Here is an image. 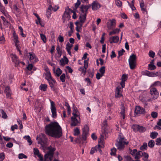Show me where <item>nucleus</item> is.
Wrapping results in <instances>:
<instances>
[{"instance_id": "0eeeda50", "label": "nucleus", "mask_w": 161, "mask_h": 161, "mask_svg": "<svg viewBox=\"0 0 161 161\" xmlns=\"http://www.w3.org/2000/svg\"><path fill=\"white\" fill-rule=\"evenodd\" d=\"M150 93L151 94L152 97L153 99H157L158 97L159 93L156 88L155 87L151 88Z\"/></svg>"}, {"instance_id": "412c9836", "label": "nucleus", "mask_w": 161, "mask_h": 161, "mask_svg": "<svg viewBox=\"0 0 161 161\" xmlns=\"http://www.w3.org/2000/svg\"><path fill=\"white\" fill-rule=\"evenodd\" d=\"M4 92L6 94L7 98H11V93L10 88L9 86H7L5 88Z\"/></svg>"}, {"instance_id": "9d476101", "label": "nucleus", "mask_w": 161, "mask_h": 161, "mask_svg": "<svg viewBox=\"0 0 161 161\" xmlns=\"http://www.w3.org/2000/svg\"><path fill=\"white\" fill-rule=\"evenodd\" d=\"M78 117H72L71 118V123L70 125L71 127L78 126L80 123V119L79 120L77 119Z\"/></svg>"}, {"instance_id": "13d9d810", "label": "nucleus", "mask_w": 161, "mask_h": 161, "mask_svg": "<svg viewBox=\"0 0 161 161\" xmlns=\"http://www.w3.org/2000/svg\"><path fill=\"white\" fill-rule=\"evenodd\" d=\"M65 75L64 73L63 74L60 76V78L61 81L63 82H64L65 81Z\"/></svg>"}, {"instance_id": "338daca9", "label": "nucleus", "mask_w": 161, "mask_h": 161, "mask_svg": "<svg viewBox=\"0 0 161 161\" xmlns=\"http://www.w3.org/2000/svg\"><path fill=\"white\" fill-rule=\"evenodd\" d=\"M33 65L32 64H29L28 65V66L26 68L27 70L29 71L31 70L33 68Z\"/></svg>"}, {"instance_id": "bf43d9fd", "label": "nucleus", "mask_w": 161, "mask_h": 161, "mask_svg": "<svg viewBox=\"0 0 161 161\" xmlns=\"http://www.w3.org/2000/svg\"><path fill=\"white\" fill-rule=\"evenodd\" d=\"M156 144L157 145H161V138H157L156 140Z\"/></svg>"}, {"instance_id": "6e6552de", "label": "nucleus", "mask_w": 161, "mask_h": 161, "mask_svg": "<svg viewBox=\"0 0 161 161\" xmlns=\"http://www.w3.org/2000/svg\"><path fill=\"white\" fill-rule=\"evenodd\" d=\"M132 128L135 132H139L140 133H143L146 130V129L143 126L138 125H133Z\"/></svg>"}, {"instance_id": "f03ea898", "label": "nucleus", "mask_w": 161, "mask_h": 161, "mask_svg": "<svg viewBox=\"0 0 161 161\" xmlns=\"http://www.w3.org/2000/svg\"><path fill=\"white\" fill-rule=\"evenodd\" d=\"M129 143V142L127 141V140L123 136L119 135L118 140L115 143V145L118 150L122 151L124 150L125 146L127 145Z\"/></svg>"}, {"instance_id": "de8ad7c7", "label": "nucleus", "mask_w": 161, "mask_h": 161, "mask_svg": "<svg viewBox=\"0 0 161 161\" xmlns=\"http://www.w3.org/2000/svg\"><path fill=\"white\" fill-rule=\"evenodd\" d=\"M105 67L104 66H103L100 68L99 71L101 74L104 75L105 73Z\"/></svg>"}, {"instance_id": "8fccbe9b", "label": "nucleus", "mask_w": 161, "mask_h": 161, "mask_svg": "<svg viewBox=\"0 0 161 161\" xmlns=\"http://www.w3.org/2000/svg\"><path fill=\"white\" fill-rule=\"evenodd\" d=\"M1 111L2 115V117L4 119H7L8 117V116L4 111L3 109H1Z\"/></svg>"}, {"instance_id": "f3484780", "label": "nucleus", "mask_w": 161, "mask_h": 161, "mask_svg": "<svg viewBox=\"0 0 161 161\" xmlns=\"http://www.w3.org/2000/svg\"><path fill=\"white\" fill-rule=\"evenodd\" d=\"M13 36L14 38V42L15 44V46L16 47L17 49H18V43L19 42L18 35L16 34L15 32H14L13 33Z\"/></svg>"}, {"instance_id": "1a4fd4ad", "label": "nucleus", "mask_w": 161, "mask_h": 161, "mask_svg": "<svg viewBox=\"0 0 161 161\" xmlns=\"http://www.w3.org/2000/svg\"><path fill=\"white\" fill-rule=\"evenodd\" d=\"M135 114L140 115L141 114H143L145 113V109L142 107L136 106L135 107Z\"/></svg>"}, {"instance_id": "ddd939ff", "label": "nucleus", "mask_w": 161, "mask_h": 161, "mask_svg": "<svg viewBox=\"0 0 161 161\" xmlns=\"http://www.w3.org/2000/svg\"><path fill=\"white\" fill-rule=\"evenodd\" d=\"M91 5L93 10H97L101 7V5L97 1H93Z\"/></svg>"}, {"instance_id": "f257e3e1", "label": "nucleus", "mask_w": 161, "mask_h": 161, "mask_svg": "<svg viewBox=\"0 0 161 161\" xmlns=\"http://www.w3.org/2000/svg\"><path fill=\"white\" fill-rule=\"evenodd\" d=\"M46 134L53 137L59 138L62 136L61 127L57 122H51L45 127Z\"/></svg>"}, {"instance_id": "c756f323", "label": "nucleus", "mask_w": 161, "mask_h": 161, "mask_svg": "<svg viewBox=\"0 0 161 161\" xmlns=\"http://www.w3.org/2000/svg\"><path fill=\"white\" fill-rule=\"evenodd\" d=\"M116 21L115 19H113L110 21V24L108 25V27L110 29H113L115 26Z\"/></svg>"}, {"instance_id": "4d7b16f0", "label": "nucleus", "mask_w": 161, "mask_h": 161, "mask_svg": "<svg viewBox=\"0 0 161 161\" xmlns=\"http://www.w3.org/2000/svg\"><path fill=\"white\" fill-rule=\"evenodd\" d=\"M127 3H128V4L129 5L130 8H131L132 10H134L136 9V8L134 6V3H130L128 1L127 2Z\"/></svg>"}, {"instance_id": "a18cd8bd", "label": "nucleus", "mask_w": 161, "mask_h": 161, "mask_svg": "<svg viewBox=\"0 0 161 161\" xmlns=\"http://www.w3.org/2000/svg\"><path fill=\"white\" fill-rule=\"evenodd\" d=\"M62 73V71L60 69L58 68L56 69L55 74L57 76H59Z\"/></svg>"}, {"instance_id": "0e129e2a", "label": "nucleus", "mask_w": 161, "mask_h": 161, "mask_svg": "<svg viewBox=\"0 0 161 161\" xmlns=\"http://www.w3.org/2000/svg\"><path fill=\"white\" fill-rule=\"evenodd\" d=\"M97 150L96 147H92L90 153L91 154H93L96 151H97Z\"/></svg>"}, {"instance_id": "4468645a", "label": "nucleus", "mask_w": 161, "mask_h": 161, "mask_svg": "<svg viewBox=\"0 0 161 161\" xmlns=\"http://www.w3.org/2000/svg\"><path fill=\"white\" fill-rule=\"evenodd\" d=\"M128 75L124 74L121 77V81L120 83V85H121L122 88H124L125 86V82L127 80Z\"/></svg>"}, {"instance_id": "69168bd1", "label": "nucleus", "mask_w": 161, "mask_h": 161, "mask_svg": "<svg viewBox=\"0 0 161 161\" xmlns=\"http://www.w3.org/2000/svg\"><path fill=\"white\" fill-rule=\"evenodd\" d=\"M116 149L114 147L111 150L110 154L111 155H114L115 154Z\"/></svg>"}, {"instance_id": "5fc2aeb1", "label": "nucleus", "mask_w": 161, "mask_h": 161, "mask_svg": "<svg viewBox=\"0 0 161 161\" xmlns=\"http://www.w3.org/2000/svg\"><path fill=\"white\" fill-rule=\"evenodd\" d=\"M152 117L154 119L156 118L158 116V113L155 112H153L151 114Z\"/></svg>"}, {"instance_id": "aec40b11", "label": "nucleus", "mask_w": 161, "mask_h": 161, "mask_svg": "<svg viewBox=\"0 0 161 161\" xmlns=\"http://www.w3.org/2000/svg\"><path fill=\"white\" fill-rule=\"evenodd\" d=\"M45 79L47 80L48 81L50 80H52L53 81L54 83H56V82L54 79L52 77L50 72L48 70L47 71V73L46 74Z\"/></svg>"}, {"instance_id": "6e6d98bb", "label": "nucleus", "mask_w": 161, "mask_h": 161, "mask_svg": "<svg viewBox=\"0 0 161 161\" xmlns=\"http://www.w3.org/2000/svg\"><path fill=\"white\" fill-rule=\"evenodd\" d=\"M18 158L19 159L26 158L27 156L23 153H20L19 154Z\"/></svg>"}, {"instance_id": "2eb2a0df", "label": "nucleus", "mask_w": 161, "mask_h": 161, "mask_svg": "<svg viewBox=\"0 0 161 161\" xmlns=\"http://www.w3.org/2000/svg\"><path fill=\"white\" fill-rule=\"evenodd\" d=\"M119 40V37L117 36H115L110 37L109 38V42L110 43H117L118 42Z\"/></svg>"}, {"instance_id": "72a5a7b5", "label": "nucleus", "mask_w": 161, "mask_h": 161, "mask_svg": "<svg viewBox=\"0 0 161 161\" xmlns=\"http://www.w3.org/2000/svg\"><path fill=\"white\" fill-rule=\"evenodd\" d=\"M160 86L161 87V82L158 81H155L151 85V87Z\"/></svg>"}, {"instance_id": "774afa93", "label": "nucleus", "mask_w": 161, "mask_h": 161, "mask_svg": "<svg viewBox=\"0 0 161 161\" xmlns=\"http://www.w3.org/2000/svg\"><path fill=\"white\" fill-rule=\"evenodd\" d=\"M124 158L127 161H131V158L130 156H124Z\"/></svg>"}, {"instance_id": "4be33fe9", "label": "nucleus", "mask_w": 161, "mask_h": 161, "mask_svg": "<svg viewBox=\"0 0 161 161\" xmlns=\"http://www.w3.org/2000/svg\"><path fill=\"white\" fill-rule=\"evenodd\" d=\"M121 92V88L117 87L115 90V97L116 98H120L122 96V95L120 93Z\"/></svg>"}, {"instance_id": "37998d69", "label": "nucleus", "mask_w": 161, "mask_h": 161, "mask_svg": "<svg viewBox=\"0 0 161 161\" xmlns=\"http://www.w3.org/2000/svg\"><path fill=\"white\" fill-rule=\"evenodd\" d=\"M137 150L136 149H134L133 150H132L131 149H129V153L130 154H131L133 156H135L137 153Z\"/></svg>"}, {"instance_id": "4c0bfd02", "label": "nucleus", "mask_w": 161, "mask_h": 161, "mask_svg": "<svg viewBox=\"0 0 161 161\" xmlns=\"http://www.w3.org/2000/svg\"><path fill=\"white\" fill-rule=\"evenodd\" d=\"M80 133V129L78 127H76L74 130V135L75 136H78Z\"/></svg>"}, {"instance_id": "e433bc0d", "label": "nucleus", "mask_w": 161, "mask_h": 161, "mask_svg": "<svg viewBox=\"0 0 161 161\" xmlns=\"http://www.w3.org/2000/svg\"><path fill=\"white\" fill-rule=\"evenodd\" d=\"M24 138L26 140L27 142L29 143V145H31L32 144V142L31 141L30 137L29 136H25L24 137Z\"/></svg>"}, {"instance_id": "dca6fc26", "label": "nucleus", "mask_w": 161, "mask_h": 161, "mask_svg": "<svg viewBox=\"0 0 161 161\" xmlns=\"http://www.w3.org/2000/svg\"><path fill=\"white\" fill-rule=\"evenodd\" d=\"M91 7V4H89L88 5H82L81 6L80 10L84 14L86 13V14L88 10Z\"/></svg>"}, {"instance_id": "a211bd4d", "label": "nucleus", "mask_w": 161, "mask_h": 161, "mask_svg": "<svg viewBox=\"0 0 161 161\" xmlns=\"http://www.w3.org/2000/svg\"><path fill=\"white\" fill-rule=\"evenodd\" d=\"M86 14H83L81 15L80 16L79 19L80 21V28L82 26L83 24L84 23L86 19Z\"/></svg>"}, {"instance_id": "7ed1b4c3", "label": "nucleus", "mask_w": 161, "mask_h": 161, "mask_svg": "<svg viewBox=\"0 0 161 161\" xmlns=\"http://www.w3.org/2000/svg\"><path fill=\"white\" fill-rule=\"evenodd\" d=\"M47 150L48 151L45 155L44 161H52L56 148L50 146L47 147Z\"/></svg>"}, {"instance_id": "603ef678", "label": "nucleus", "mask_w": 161, "mask_h": 161, "mask_svg": "<svg viewBox=\"0 0 161 161\" xmlns=\"http://www.w3.org/2000/svg\"><path fill=\"white\" fill-rule=\"evenodd\" d=\"M5 158V154L3 152L0 153V161H3Z\"/></svg>"}, {"instance_id": "2f4dec72", "label": "nucleus", "mask_w": 161, "mask_h": 161, "mask_svg": "<svg viewBox=\"0 0 161 161\" xmlns=\"http://www.w3.org/2000/svg\"><path fill=\"white\" fill-rule=\"evenodd\" d=\"M140 7L141 8V9L142 12L145 14L147 13V11H146V9L145 8H144V2H142L140 3Z\"/></svg>"}, {"instance_id": "3c124183", "label": "nucleus", "mask_w": 161, "mask_h": 161, "mask_svg": "<svg viewBox=\"0 0 161 161\" xmlns=\"http://www.w3.org/2000/svg\"><path fill=\"white\" fill-rule=\"evenodd\" d=\"M142 156L144 157V158H143V160H144V159H145V160H148V158L149 157V155L146 153L145 152H142Z\"/></svg>"}, {"instance_id": "c9c22d12", "label": "nucleus", "mask_w": 161, "mask_h": 161, "mask_svg": "<svg viewBox=\"0 0 161 161\" xmlns=\"http://www.w3.org/2000/svg\"><path fill=\"white\" fill-rule=\"evenodd\" d=\"M158 135V133L155 131L152 132L150 133V137L153 139L156 138Z\"/></svg>"}, {"instance_id": "49530a36", "label": "nucleus", "mask_w": 161, "mask_h": 161, "mask_svg": "<svg viewBox=\"0 0 161 161\" xmlns=\"http://www.w3.org/2000/svg\"><path fill=\"white\" fill-rule=\"evenodd\" d=\"M40 36L41 39L44 43H45L47 42V38L46 36L43 34H40Z\"/></svg>"}, {"instance_id": "c85d7f7f", "label": "nucleus", "mask_w": 161, "mask_h": 161, "mask_svg": "<svg viewBox=\"0 0 161 161\" xmlns=\"http://www.w3.org/2000/svg\"><path fill=\"white\" fill-rule=\"evenodd\" d=\"M49 84V86L51 87V89L53 91L55 92H56V88L54 86L53 84H55L52 81V80H49L48 81Z\"/></svg>"}, {"instance_id": "473e14b6", "label": "nucleus", "mask_w": 161, "mask_h": 161, "mask_svg": "<svg viewBox=\"0 0 161 161\" xmlns=\"http://www.w3.org/2000/svg\"><path fill=\"white\" fill-rule=\"evenodd\" d=\"M142 151H137V153H136L135 156V159H138L142 156Z\"/></svg>"}, {"instance_id": "9b49d317", "label": "nucleus", "mask_w": 161, "mask_h": 161, "mask_svg": "<svg viewBox=\"0 0 161 161\" xmlns=\"http://www.w3.org/2000/svg\"><path fill=\"white\" fill-rule=\"evenodd\" d=\"M89 127L87 125H85L82 128V138L84 140L86 139V136L89 133Z\"/></svg>"}, {"instance_id": "cd10ccee", "label": "nucleus", "mask_w": 161, "mask_h": 161, "mask_svg": "<svg viewBox=\"0 0 161 161\" xmlns=\"http://www.w3.org/2000/svg\"><path fill=\"white\" fill-rule=\"evenodd\" d=\"M52 8V6L51 5H50L48 7V8L47 11L46 15L48 18H49L52 12V10L51 8Z\"/></svg>"}, {"instance_id": "ea45409f", "label": "nucleus", "mask_w": 161, "mask_h": 161, "mask_svg": "<svg viewBox=\"0 0 161 161\" xmlns=\"http://www.w3.org/2000/svg\"><path fill=\"white\" fill-rule=\"evenodd\" d=\"M47 85L45 84H42L39 86L40 89L41 90L45 91L47 90Z\"/></svg>"}, {"instance_id": "39448f33", "label": "nucleus", "mask_w": 161, "mask_h": 161, "mask_svg": "<svg viewBox=\"0 0 161 161\" xmlns=\"http://www.w3.org/2000/svg\"><path fill=\"white\" fill-rule=\"evenodd\" d=\"M136 56L133 54L130 56L129 59V63L130 69H133L136 66Z\"/></svg>"}, {"instance_id": "6ab92c4d", "label": "nucleus", "mask_w": 161, "mask_h": 161, "mask_svg": "<svg viewBox=\"0 0 161 161\" xmlns=\"http://www.w3.org/2000/svg\"><path fill=\"white\" fill-rule=\"evenodd\" d=\"M33 152L34 155L37 156L40 158V161H43V156L40 153L39 150L37 148H34L33 149Z\"/></svg>"}, {"instance_id": "c03bdc74", "label": "nucleus", "mask_w": 161, "mask_h": 161, "mask_svg": "<svg viewBox=\"0 0 161 161\" xmlns=\"http://www.w3.org/2000/svg\"><path fill=\"white\" fill-rule=\"evenodd\" d=\"M87 68H85V67H80L79 69V70L81 71L82 73H84V75H85L86 72V69Z\"/></svg>"}, {"instance_id": "e2e57ef3", "label": "nucleus", "mask_w": 161, "mask_h": 161, "mask_svg": "<svg viewBox=\"0 0 161 161\" xmlns=\"http://www.w3.org/2000/svg\"><path fill=\"white\" fill-rule=\"evenodd\" d=\"M56 50L58 54L61 56L62 54V51L60 49L59 46H57L56 48Z\"/></svg>"}, {"instance_id": "393cba45", "label": "nucleus", "mask_w": 161, "mask_h": 161, "mask_svg": "<svg viewBox=\"0 0 161 161\" xmlns=\"http://www.w3.org/2000/svg\"><path fill=\"white\" fill-rule=\"evenodd\" d=\"M64 59L62 58L60 61V65L62 66H64L65 64H67L68 63L69 60L68 59L66 56H64Z\"/></svg>"}, {"instance_id": "680f3d73", "label": "nucleus", "mask_w": 161, "mask_h": 161, "mask_svg": "<svg viewBox=\"0 0 161 161\" xmlns=\"http://www.w3.org/2000/svg\"><path fill=\"white\" fill-rule=\"evenodd\" d=\"M103 75V74L97 72L96 74V78L97 80H99Z\"/></svg>"}, {"instance_id": "5701e85b", "label": "nucleus", "mask_w": 161, "mask_h": 161, "mask_svg": "<svg viewBox=\"0 0 161 161\" xmlns=\"http://www.w3.org/2000/svg\"><path fill=\"white\" fill-rule=\"evenodd\" d=\"M142 74L143 75H146L149 77H153L155 75L154 73H153L152 72H150L147 70L142 71Z\"/></svg>"}, {"instance_id": "79ce46f5", "label": "nucleus", "mask_w": 161, "mask_h": 161, "mask_svg": "<svg viewBox=\"0 0 161 161\" xmlns=\"http://www.w3.org/2000/svg\"><path fill=\"white\" fill-rule=\"evenodd\" d=\"M147 143L144 142L143 144L140 147V149L141 150H144L147 149Z\"/></svg>"}, {"instance_id": "f8f14e48", "label": "nucleus", "mask_w": 161, "mask_h": 161, "mask_svg": "<svg viewBox=\"0 0 161 161\" xmlns=\"http://www.w3.org/2000/svg\"><path fill=\"white\" fill-rule=\"evenodd\" d=\"M10 57L11 58L12 62L15 64V66H18L20 63V61L16 55L13 54H10Z\"/></svg>"}, {"instance_id": "a878e982", "label": "nucleus", "mask_w": 161, "mask_h": 161, "mask_svg": "<svg viewBox=\"0 0 161 161\" xmlns=\"http://www.w3.org/2000/svg\"><path fill=\"white\" fill-rule=\"evenodd\" d=\"M73 116L72 117H78L79 119H80V116L78 111L77 108L76 107L74 108L73 111L72 113Z\"/></svg>"}, {"instance_id": "b1692460", "label": "nucleus", "mask_w": 161, "mask_h": 161, "mask_svg": "<svg viewBox=\"0 0 161 161\" xmlns=\"http://www.w3.org/2000/svg\"><path fill=\"white\" fill-rule=\"evenodd\" d=\"M125 108L124 105H122L121 108V111L120 112V114L121 117L123 119H124L125 117Z\"/></svg>"}, {"instance_id": "20e7f679", "label": "nucleus", "mask_w": 161, "mask_h": 161, "mask_svg": "<svg viewBox=\"0 0 161 161\" xmlns=\"http://www.w3.org/2000/svg\"><path fill=\"white\" fill-rule=\"evenodd\" d=\"M36 139L38 140V143L41 144L42 147H44L46 145L47 138L44 134H40L37 136Z\"/></svg>"}, {"instance_id": "7c9ffc66", "label": "nucleus", "mask_w": 161, "mask_h": 161, "mask_svg": "<svg viewBox=\"0 0 161 161\" xmlns=\"http://www.w3.org/2000/svg\"><path fill=\"white\" fill-rule=\"evenodd\" d=\"M152 61L150 64H149L148 65V69L151 70H154L156 68V66L153 64V61Z\"/></svg>"}, {"instance_id": "052dcab7", "label": "nucleus", "mask_w": 161, "mask_h": 161, "mask_svg": "<svg viewBox=\"0 0 161 161\" xmlns=\"http://www.w3.org/2000/svg\"><path fill=\"white\" fill-rule=\"evenodd\" d=\"M125 52V50L122 49L121 50L118 51V57H119L120 56H121L123 55L124 53Z\"/></svg>"}, {"instance_id": "423d86ee", "label": "nucleus", "mask_w": 161, "mask_h": 161, "mask_svg": "<svg viewBox=\"0 0 161 161\" xmlns=\"http://www.w3.org/2000/svg\"><path fill=\"white\" fill-rule=\"evenodd\" d=\"M51 103L50 108L52 113V117L55 118L57 117V109L55 104L54 102L50 100Z\"/></svg>"}, {"instance_id": "bb28decb", "label": "nucleus", "mask_w": 161, "mask_h": 161, "mask_svg": "<svg viewBox=\"0 0 161 161\" xmlns=\"http://www.w3.org/2000/svg\"><path fill=\"white\" fill-rule=\"evenodd\" d=\"M70 9L69 8L67 9L66 8L65 9V11L63 14H65V18L69 19L70 18Z\"/></svg>"}, {"instance_id": "a19ab883", "label": "nucleus", "mask_w": 161, "mask_h": 161, "mask_svg": "<svg viewBox=\"0 0 161 161\" xmlns=\"http://www.w3.org/2000/svg\"><path fill=\"white\" fill-rule=\"evenodd\" d=\"M148 147L150 148H153L154 146L155 142L153 140H150L148 144Z\"/></svg>"}, {"instance_id": "09e8293b", "label": "nucleus", "mask_w": 161, "mask_h": 161, "mask_svg": "<svg viewBox=\"0 0 161 161\" xmlns=\"http://www.w3.org/2000/svg\"><path fill=\"white\" fill-rule=\"evenodd\" d=\"M88 73L89 75V77L92 78L94 75V72L93 70H88Z\"/></svg>"}, {"instance_id": "864d4df0", "label": "nucleus", "mask_w": 161, "mask_h": 161, "mask_svg": "<svg viewBox=\"0 0 161 161\" xmlns=\"http://www.w3.org/2000/svg\"><path fill=\"white\" fill-rule=\"evenodd\" d=\"M148 55L150 57L153 58L155 56V53L152 50H150L149 52Z\"/></svg>"}, {"instance_id": "58836bf2", "label": "nucleus", "mask_w": 161, "mask_h": 161, "mask_svg": "<svg viewBox=\"0 0 161 161\" xmlns=\"http://www.w3.org/2000/svg\"><path fill=\"white\" fill-rule=\"evenodd\" d=\"M120 30L119 29L116 28L110 32L109 35L111 36L115 34L116 33H119Z\"/></svg>"}, {"instance_id": "f704fd0d", "label": "nucleus", "mask_w": 161, "mask_h": 161, "mask_svg": "<svg viewBox=\"0 0 161 161\" xmlns=\"http://www.w3.org/2000/svg\"><path fill=\"white\" fill-rule=\"evenodd\" d=\"M29 55V60L31 61L34 58L36 59V56L33 53H28Z\"/></svg>"}]
</instances>
